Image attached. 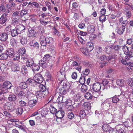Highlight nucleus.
<instances>
[{
    "label": "nucleus",
    "mask_w": 133,
    "mask_h": 133,
    "mask_svg": "<svg viewBox=\"0 0 133 133\" xmlns=\"http://www.w3.org/2000/svg\"><path fill=\"white\" fill-rule=\"evenodd\" d=\"M65 69L62 68L61 69L59 72H58L57 76L59 81V83H61L63 81V86L65 90L68 91L70 89V85L69 83L66 81H63L65 77Z\"/></svg>",
    "instance_id": "obj_1"
},
{
    "label": "nucleus",
    "mask_w": 133,
    "mask_h": 133,
    "mask_svg": "<svg viewBox=\"0 0 133 133\" xmlns=\"http://www.w3.org/2000/svg\"><path fill=\"white\" fill-rule=\"evenodd\" d=\"M8 13H4L1 16L0 18V24L3 25H6V23L9 20V18Z\"/></svg>",
    "instance_id": "obj_2"
},
{
    "label": "nucleus",
    "mask_w": 133,
    "mask_h": 133,
    "mask_svg": "<svg viewBox=\"0 0 133 133\" xmlns=\"http://www.w3.org/2000/svg\"><path fill=\"white\" fill-rule=\"evenodd\" d=\"M101 84L99 82H96L94 83L92 87L91 90L95 92H97L99 91L101 89Z\"/></svg>",
    "instance_id": "obj_3"
},
{
    "label": "nucleus",
    "mask_w": 133,
    "mask_h": 133,
    "mask_svg": "<svg viewBox=\"0 0 133 133\" xmlns=\"http://www.w3.org/2000/svg\"><path fill=\"white\" fill-rule=\"evenodd\" d=\"M26 51V50L24 48H22L18 50V52L22 54L21 59L23 60L26 61L28 57V56L24 53Z\"/></svg>",
    "instance_id": "obj_4"
},
{
    "label": "nucleus",
    "mask_w": 133,
    "mask_h": 133,
    "mask_svg": "<svg viewBox=\"0 0 133 133\" xmlns=\"http://www.w3.org/2000/svg\"><path fill=\"white\" fill-rule=\"evenodd\" d=\"M117 56V55H114L112 56L110 58L108 57H106L105 55H103L101 56L99 58L102 61L107 62L111 59L115 58Z\"/></svg>",
    "instance_id": "obj_5"
},
{
    "label": "nucleus",
    "mask_w": 133,
    "mask_h": 133,
    "mask_svg": "<svg viewBox=\"0 0 133 133\" xmlns=\"http://www.w3.org/2000/svg\"><path fill=\"white\" fill-rule=\"evenodd\" d=\"M33 78L37 82H38V84L42 83L43 80L42 75L39 74H36Z\"/></svg>",
    "instance_id": "obj_6"
},
{
    "label": "nucleus",
    "mask_w": 133,
    "mask_h": 133,
    "mask_svg": "<svg viewBox=\"0 0 133 133\" xmlns=\"http://www.w3.org/2000/svg\"><path fill=\"white\" fill-rule=\"evenodd\" d=\"M30 46L36 49H38L39 48V44L36 41L32 40L29 43Z\"/></svg>",
    "instance_id": "obj_7"
},
{
    "label": "nucleus",
    "mask_w": 133,
    "mask_h": 133,
    "mask_svg": "<svg viewBox=\"0 0 133 133\" xmlns=\"http://www.w3.org/2000/svg\"><path fill=\"white\" fill-rule=\"evenodd\" d=\"M125 55H126L125 56V59H122L121 61V62L124 65L126 64L128 62H129L130 58L133 57V55L130 53H128Z\"/></svg>",
    "instance_id": "obj_8"
},
{
    "label": "nucleus",
    "mask_w": 133,
    "mask_h": 133,
    "mask_svg": "<svg viewBox=\"0 0 133 133\" xmlns=\"http://www.w3.org/2000/svg\"><path fill=\"white\" fill-rule=\"evenodd\" d=\"M6 52L9 57L10 58L13 57L15 53L14 50L13 49L10 48L7 49Z\"/></svg>",
    "instance_id": "obj_9"
},
{
    "label": "nucleus",
    "mask_w": 133,
    "mask_h": 133,
    "mask_svg": "<svg viewBox=\"0 0 133 133\" xmlns=\"http://www.w3.org/2000/svg\"><path fill=\"white\" fill-rule=\"evenodd\" d=\"M9 33L8 32L1 33L0 35V40L2 41H6L8 39V35Z\"/></svg>",
    "instance_id": "obj_10"
},
{
    "label": "nucleus",
    "mask_w": 133,
    "mask_h": 133,
    "mask_svg": "<svg viewBox=\"0 0 133 133\" xmlns=\"http://www.w3.org/2000/svg\"><path fill=\"white\" fill-rule=\"evenodd\" d=\"M125 25H122L119 28L117 27L116 29V31L119 35H121L123 34L125 31Z\"/></svg>",
    "instance_id": "obj_11"
},
{
    "label": "nucleus",
    "mask_w": 133,
    "mask_h": 133,
    "mask_svg": "<svg viewBox=\"0 0 133 133\" xmlns=\"http://www.w3.org/2000/svg\"><path fill=\"white\" fill-rule=\"evenodd\" d=\"M8 100L11 102L14 103H16L15 101L17 99V97L16 95L13 94H11L9 95L8 98Z\"/></svg>",
    "instance_id": "obj_12"
},
{
    "label": "nucleus",
    "mask_w": 133,
    "mask_h": 133,
    "mask_svg": "<svg viewBox=\"0 0 133 133\" xmlns=\"http://www.w3.org/2000/svg\"><path fill=\"white\" fill-rule=\"evenodd\" d=\"M16 28L19 34L24 32L25 29V27L22 25H17Z\"/></svg>",
    "instance_id": "obj_13"
},
{
    "label": "nucleus",
    "mask_w": 133,
    "mask_h": 133,
    "mask_svg": "<svg viewBox=\"0 0 133 133\" xmlns=\"http://www.w3.org/2000/svg\"><path fill=\"white\" fill-rule=\"evenodd\" d=\"M64 111L59 110L56 113L55 116L58 118L61 119L64 116Z\"/></svg>",
    "instance_id": "obj_14"
},
{
    "label": "nucleus",
    "mask_w": 133,
    "mask_h": 133,
    "mask_svg": "<svg viewBox=\"0 0 133 133\" xmlns=\"http://www.w3.org/2000/svg\"><path fill=\"white\" fill-rule=\"evenodd\" d=\"M16 103H12L10 102H8L6 104V106L8 107L9 108H8V109L14 110L15 109V107L16 105Z\"/></svg>",
    "instance_id": "obj_15"
},
{
    "label": "nucleus",
    "mask_w": 133,
    "mask_h": 133,
    "mask_svg": "<svg viewBox=\"0 0 133 133\" xmlns=\"http://www.w3.org/2000/svg\"><path fill=\"white\" fill-rule=\"evenodd\" d=\"M87 31L89 33H94L95 30V28L93 25H89L87 27Z\"/></svg>",
    "instance_id": "obj_16"
},
{
    "label": "nucleus",
    "mask_w": 133,
    "mask_h": 133,
    "mask_svg": "<svg viewBox=\"0 0 133 133\" xmlns=\"http://www.w3.org/2000/svg\"><path fill=\"white\" fill-rule=\"evenodd\" d=\"M10 11L9 10L6 9V8L4 5H2L0 6V14L2 12H5V13H8Z\"/></svg>",
    "instance_id": "obj_17"
},
{
    "label": "nucleus",
    "mask_w": 133,
    "mask_h": 133,
    "mask_svg": "<svg viewBox=\"0 0 133 133\" xmlns=\"http://www.w3.org/2000/svg\"><path fill=\"white\" fill-rule=\"evenodd\" d=\"M21 18L18 17L17 18L14 17L12 19L11 23L13 25H15L18 24Z\"/></svg>",
    "instance_id": "obj_18"
},
{
    "label": "nucleus",
    "mask_w": 133,
    "mask_h": 133,
    "mask_svg": "<svg viewBox=\"0 0 133 133\" xmlns=\"http://www.w3.org/2000/svg\"><path fill=\"white\" fill-rule=\"evenodd\" d=\"M39 113H41V115L44 116L48 114V110L46 108H44L43 109H41L38 110Z\"/></svg>",
    "instance_id": "obj_19"
},
{
    "label": "nucleus",
    "mask_w": 133,
    "mask_h": 133,
    "mask_svg": "<svg viewBox=\"0 0 133 133\" xmlns=\"http://www.w3.org/2000/svg\"><path fill=\"white\" fill-rule=\"evenodd\" d=\"M119 101H122L125 97H127V95H124V92H122L119 95L117 96Z\"/></svg>",
    "instance_id": "obj_20"
},
{
    "label": "nucleus",
    "mask_w": 133,
    "mask_h": 133,
    "mask_svg": "<svg viewBox=\"0 0 133 133\" xmlns=\"http://www.w3.org/2000/svg\"><path fill=\"white\" fill-rule=\"evenodd\" d=\"M125 82L123 79H119L117 80L116 84L120 87H122L124 85Z\"/></svg>",
    "instance_id": "obj_21"
},
{
    "label": "nucleus",
    "mask_w": 133,
    "mask_h": 133,
    "mask_svg": "<svg viewBox=\"0 0 133 133\" xmlns=\"http://www.w3.org/2000/svg\"><path fill=\"white\" fill-rule=\"evenodd\" d=\"M86 48L89 52L91 51L94 49L92 43L90 42L88 43L86 45Z\"/></svg>",
    "instance_id": "obj_22"
},
{
    "label": "nucleus",
    "mask_w": 133,
    "mask_h": 133,
    "mask_svg": "<svg viewBox=\"0 0 133 133\" xmlns=\"http://www.w3.org/2000/svg\"><path fill=\"white\" fill-rule=\"evenodd\" d=\"M11 84L10 82L9 81H5L4 82L3 85V87L7 89L10 88Z\"/></svg>",
    "instance_id": "obj_23"
},
{
    "label": "nucleus",
    "mask_w": 133,
    "mask_h": 133,
    "mask_svg": "<svg viewBox=\"0 0 133 133\" xmlns=\"http://www.w3.org/2000/svg\"><path fill=\"white\" fill-rule=\"evenodd\" d=\"M9 57L6 52H4L0 54V59L4 60L7 59Z\"/></svg>",
    "instance_id": "obj_24"
},
{
    "label": "nucleus",
    "mask_w": 133,
    "mask_h": 133,
    "mask_svg": "<svg viewBox=\"0 0 133 133\" xmlns=\"http://www.w3.org/2000/svg\"><path fill=\"white\" fill-rule=\"evenodd\" d=\"M31 68H32V70L33 71H35L39 70L40 69V67L39 65L34 63Z\"/></svg>",
    "instance_id": "obj_25"
},
{
    "label": "nucleus",
    "mask_w": 133,
    "mask_h": 133,
    "mask_svg": "<svg viewBox=\"0 0 133 133\" xmlns=\"http://www.w3.org/2000/svg\"><path fill=\"white\" fill-rule=\"evenodd\" d=\"M11 36L13 37L16 36L18 34H19L16 28L11 30Z\"/></svg>",
    "instance_id": "obj_26"
},
{
    "label": "nucleus",
    "mask_w": 133,
    "mask_h": 133,
    "mask_svg": "<svg viewBox=\"0 0 133 133\" xmlns=\"http://www.w3.org/2000/svg\"><path fill=\"white\" fill-rule=\"evenodd\" d=\"M36 102L35 100H30L28 102V105L30 107H32L36 105Z\"/></svg>",
    "instance_id": "obj_27"
},
{
    "label": "nucleus",
    "mask_w": 133,
    "mask_h": 133,
    "mask_svg": "<svg viewBox=\"0 0 133 133\" xmlns=\"http://www.w3.org/2000/svg\"><path fill=\"white\" fill-rule=\"evenodd\" d=\"M18 97L19 98L23 99L26 96V94L23 91H21L18 94Z\"/></svg>",
    "instance_id": "obj_28"
},
{
    "label": "nucleus",
    "mask_w": 133,
    "mask_h": 133,
    "mask_svg": "<svg viewBox=\"0 0 133 133\" xmlns=\"http://www.w3.org/2000/svg\"><path fill=\"white\" fill-rule=\"evenodd\" d=\"M34 63V62L33 60L31 59L28 60L26 62V65L27 66L30 67L31 68Z\"/></svg>",
    "instance_id": "obj_29"
},
{
    "label": "nucleus",
    "mask_w": 133,
    "mask_h": 133,
    "mask_svg": "<svg viewBox=\"0 0 133 133\" xmlns=\"http://www.w3.org/2000/svg\"><path fill=\"white\" fill-rule=\"evenodd\" d=\"M11 68L12 70L14 71H18L20 69L19 65L17 64H14Z\"/></svg>",
    "instance_id": "obj_30"
},
{
    "label": "nucleus",
    "mask_w": 133,
    "mask_h": 133,
    "mask_svg": "<svg viewBox=\"0 0 133 133\" xmlns=\"http://www.w3.org/2000/svg\"><path fill=\"white\" fill-rule=\"evenodd\" d=\"M39 65L42 66L43 68H45L47 67L46 62L44 61L40 60L39 62Z\"/></svg>",
    "instance_id": "obj_31"
},
{
    "label": "nucleus",
    "mask_w": 133,
    "mask_h": 133,
    "mask_svg": "<svg viewBox=\"0 0 133 133\" xmlns=\"http://www.w3.org/2000/svg\"><path fill=\"white\" fill-rule=\"evenodd\" d=\"M72 98H69L68 99L66 102V104L67 106H70L72 105V102L73 101Z\"/></svg>",
    "instance_id": "obj_32"
},
{
    "label": "nucleus",
    "mask_w": 133,
    "mask_h": 133,
    "mask_svg": "<svg viewBox=\"0 0 133 133\" xmlns=\"http://www.w3.org/2000/svg\"><path fill=\"white\" fill-rule=\"evenodd\" d=\"M36 95L37 98H39L43 97L42 91H38L36 93Z\"/></svg>",
    "instance_id": "obj_33"
},
{
    "label": "nucleus",
    "mask_w": 133,
    "mask_h": 133,
    "mask_svg": "<svg viewBox=\"0 0 133 133\" xmlns=\"http://www.w3.org/2000/svg\"><path fill=\"white\" fill-rule=\"evenodd\" d=\"M102 128L103 130L106 132L108 131L109 132L110 130V127L107 124H104L102 126Z\"/></svg>",
    "instance_id": "obj_34"
},
{
    "label": "nucleus",
    "mask_w": 133,
    "mask_h": 133,
    "mask_svg": "<svg viewBox=\"0 0 133 133\" xmlns=\"http://www.w3.org/2000/svg\"><path fill=\"white\" fill-rule=\"evenodd\" d=\"M10 42L11 45L13 46H15L17 44V41L14 38H12L10 39Z\"/></svg>",
    "instance_id": "obj_35"
},
{
    "label": "nucleus",
    "mask_w": 133,
    "mask_h": 133,
    "mask_svg": "<svg viewBox=\"0 0 133 133\" xmlns=\"http://www.w3.org/2000/svg\"><path fill=\"white\" fill-rule=\"evenodd\" d=\"M122 49L124 54H126L128 53L129 50L127 46L124 45L122 46Z\"/></svg>",
    "instance_id": "obj_36"
},
{
    "label": "nucleus",
    "mask_w": 133,
    "mask_h": 133,
    "mask_svg": "<svg viewBox=\"0 0 133 133\" xmlns=\"http://www.w3.org/2000/svg\"><path fill=\"white\" fill-rule=\"evenodd\" d=\"M90 105V103L89 102H85L83 104L85 109L86 110H89L91 109Z\"/></svg>",
    "instance_id": "obj_37"
},
{
    "label": "nucleus",
    "mask_w": 133,
    "mask_h": 133,
    "mask_svg": "<svg viewBox=\"0 0 133 133\" xmlns=\"http://www.w3.org/2000/svg\"><path fill=\"white\" fill-rule=\"evenodd\" d=\"M104 50L107 54H109L111 53L112 48L111 47L107 46L105 47Z\"/></svg>",
    "instance_id": "obj_38"
},
{
    "label": "nucleus",
    "mask_w": 133,
    "mask_h": 133,
    "mask_svg": "<svg viewBox=\"0 0 133 133\" xmlns=\"http://www.w3.org/2000/svg\"><path fill=\"white\" fill-rule=\"evenodd\" d=\"M80 50L84 54L87 55H89V52L87 48H81L80 49Z\"/></svg>",
    "instance_id": "obj_39"
},
{
    "label": "nucleus",
    "mask_w": 133,
    "mask_h": 133,
    "mask_svg": "<svg viewBox=\"0 0 133 133\" xmlns=\"http://www.w3.org/2000/svg\"><path fill=\"white\" fill-rule=\"evenodd\" d=\"M15 124L17 125V127L24 131H25L26 129H27L25 125L23 124H21V125H19L17 124V123H15Z\"/></svg>",
    "instance_id": "obj_40"
},
{
    "label": "nucleus",
    "mask_w": 133,
    "mask_h": 133,
    "mask_svg": "<svg viewBox=\"0 0 133 133\" xmlns=\"http://www.w3.org/2000/svg\"><path fill=\"white\" fill-rule=\"evenodd\" d=\"M45 41H46L47 44H50L52 43L53 41V38L52 37H46Z\"/></svg>",
    "instance_id": "obj_41"
},
{
    "label": "nucleus",
    "mask_w": 133,
    "mask_h": 133,
    "mask_svg": "<svg viewBox=\"0 0 133 133\" xmlns=\"http://www.w3.org/2000/svg\"><path fill=\"white\" fill-rule=\"evenodd\" d=\"M84 96L86 99H91L92 98V95L89 92L86 93L85 94Z\"/></svg>",
    "instance_id": "obj_42"
},
{
    "label": "nucleus",
    "mask_w": 133,
    "mask_h": 133,
    "mask_svg": "<svg viewBox=\"0 0 133 133\" xmlns=\"http://www.w3.org/2000/svg\"><path fill=\"white\" fill-rule=\"evenodd\" d=\"M19 87L21 88L24 89L27 88V84L25 82H22L20 83Z\"/></svg>",
    "instance_id": "obj_43"
},
{
    "label": "nucleus",
    "mask_w": 133,
    "mask_h": 133,
    "mask_svg": "<svg viewBox=\"0 0 133 133\" xmlns=\"http://www.w3.org/2000/svg\"><path fill=\"white\" fill-rule=\"evenodd\" d=\"M87 89L88 87L87 85L84 84L82 85L81 88V90L82 92H87Z\"/></svg>",
    "instance_id": "obj_44"
},
{
    "label": "nucleus",
    "mask_w": 133,
    "mask_h": 133,
    "mask_svg": "<svg viewBox=\"0 0 133 133\" xmlns=\"http://www.w3.org/2000/svg\"><path fill=\"white\" fill-rule=\"evenodd\" d=\"M100 22L101 23H103L106 20V17L105 15H102L100 16L99 18Z\"/></svg>",
    "instance_id": "obj_45"
},
{
    "label": "nucleus",
    "mask_w": 133,
    "mask_h": 133,
    "mask_svg": "<svg viewBox=\"0 0 133 133\" xmlns=\"http://www.w3.org/2000/svg\"><path fill=\"white\" fill-rule=\"evenodd\" d=\"M23 111V109L21 108H17L16 111V112L17 115H21L22 114Z\"/></svg>",
    "instance_id": "obj_46"
},
{
    "label": "nucleus",
    "mask_w": 133,
    "mask_h": 133,
    "mask_svg": "<svg viewBox=\"0 0 133 133\" xmlns=\"http://www.w3.org/2000/svg\"><path fill=\"white\" fill-rule=\"evenodd\" d=\"M20 42L23 45H25L26 44L27 42L26 39L24 37L21 38L20 40Z\"/></svg>",
    "instance_id": "obj_47"
},
{
    "label": "nucleus",
    "mask_w": 133,
    "mask_h": 133,
    "mask_svg": "<svg viewBox=\"0 0 133 133\" xmlns=\"http://www.w3.org/2000/svg\"><path fill=\"white\" fill-rule=\"evenodd\" d=\"M67 116L68 118L71 119L75 118V116L74 115L73 112H71L68 114Z\"/></svg>",
    "instance_id": "obj_48"
},
{
    "label": "nucleus",
    "mask_w": 133,
    "mask_h": 133,
    "mask_svg": "<svg viewBox=\"0 0 133 133\" xmlns=\"http://www.w3.org/2000/svg\"><path fill=\"white\" fill-rule=\"evenodd\" d=\"M127 82V84L131 87L133 85V80L132 78L128 79Z\"/></svg>",
    "instance_id": "obj_49"
},
{
    "label": "nucleus",
    "mask_w": 133,
    "mask_h": 133,
    "mask_svg": "<svg viewBox=\"0 0 133 133\" xmlns=\"http://www.w3.org/2000/svg\"><path fill=\"white\" fill-rule=\"evenodd\" d=\"M29 34L31 36H35L36 32L35 30L32 29H30L29 30Z\"/></svg>",
    "instance_id": "obj_50"
},
{
    "label": "nucleus",
    "mask_w": 133,
    "mask_h": 133,
    "mask_svg": "<svg viewBox=\"0 0 133 133\" xmlns=\"http://www.w3.org/2000/svg\"><path fill=\"white\" fill-rule=\"evenodd\" d=\"M85 77L84 76H82L80 77L79 82L81 84H84L85 82Z\"/></svg>",
    "instance_id": "obj_51"
},
{
    "label": "nucleus",
    "mask_w": 133,
    "mask_h": 133,
    "mask_svg": "<svg viewBox=\"0 0 133 133\" xmlns=\"http://www.w3.org/2000/svg\"><path fill=\"white\" fill-rule=\"evenodd\" d=\"M103 105H104V107H106L107 106L108 107L107 108V109L108 110L109 109V108H110V104L108 102H107V101H106L103 102L102 104Z\"/></svg>",
    "instance_id": "obj_52"
},
{
    "label": "nucleus",
    "mask_w": 133,
    "mask_h": 133,
    "mask_svg": "<svg viewBox=\"0 0 133 133\" xmlns=\"http://www.w3.org/2000/svg\"><path fill=\"white\" fill-rule=\"evenodd\" d=\"M81 63V62L79 61H73L72 62V65L74 67L75 66H78Z\"/></svg>",
    "instance_id": "obj_53"
},
{
    "label": "nucleus",
    "mask_w": 133,
    "mask_h": 133,
    "mask_svg": "<svg viewBox=\"0 0 133 133\" xmlns=\"http://www.w3.org/2000/svg\"><path fill=\"white\" fill-rule=\"evenodd\" d=\"M8 90L7 89L3 87V88L0 89V95L2 94L6 93L8 92Z\"/></svg>",
    "instance_id": "obj_54"
},
{
    "label": "nucleus",
    "mask_w": 133,
    "mask_h": 133,
    "mask_svg": "<svg viewBox=\"0 0 133 133\" xmlns=\"http://www.w3.org/2000/svg\"><path fill=\"white\" fill-rule=\"evenodd\" d=\"M112 102L114 103H117L119 101L117 96L115 95L112 97Z\"/></svg>",
    "instance_id": "obj_55"
},
{
    "label": "nucleus",
    "mask_w": 133,
    "mask_h": 133,
    "mask_svg": "<svg viewBox=\"0 0 133 133\" xmlns=\"http://www.w3.org/2000/svg\"><path fill=\"white\" fill-rule=\"evenodd\" d=\"M79 114V116L82 118H84L86 116L85 112L84 110H80Z\"/></svg>",
    "instance_id": "obj_56"
},
{
    "label": "nucleus",
    "mask_w": 133,
    "mask_h": 133,
    "mask_svg": "<svg viewBox=\"0 0 133 133\" xmlns=\"http://www.w3.org/2000/svg\"><path fill=\"white\" fill-rule=\"evenodd\" d=\"M102 48L100 46H97L96 48V52L98 54L100 55L101 54L102 52Z\"/></svg>",
    "instance_id": "obj_57"
},
{
    "label": "nucleus",
    "mask_w": 133,
    "mask_h": 133,
    "mask_svg": "<svg viewBox=\"0 0 133 133\" xmlns=\"http://www.w3.org/2000/svg\"><path fill=\"white\" fill-rule=\"evenodd\" d=\"M63 97L62 96H59L57 99V101L58 103H61L63 102Z\"/></svg>",
    "instance_id": "obj_58"
},
{
    "label": "nucleus",
    "mask_w": 133,
    "mask_h": 133,
    "mask_svg": "<svg viewBox=\"0 0 133 133\" xmlns=\"http://www.w3.org/2000/svg\"><path fill=\"white\" fill-rule=\"evenodd\" d=\"M28 13V10H22L21 11L20 13L21 16H23Z\"/></svg>",
    "instance_id": "obj_59"
},
{
    "label": "nucleus",
    "mask_w": 133,
    "mask_h": 133,
    "mask_svg": "<svg viewBox=\"0 0 133 133\" xmlns=\"http://www.w3.org/2000/svg\"><path fill=\"white\" fill-rule=\"evenodd\" d=\"M60 93L62 94H66L68 90H65L64 88L63 87L61 89H59Z\"/></svg>",
    "instance_id": "obj_60"
},
{
    "label": "nucleus",
    "mask_w": 133,
    "mask_h": 133,
    "mask_svg": "<svg viewBox=\"0 0 133 133\" xmlns=\"http://www.w3.org/2000/svg\"><path fill=\"white\" fill-rule=\"evenodd\" d=\"M123 10L124 11V14L127 13L131 11V9L130 8L127 6H125L123 9Z\"/></svg>",
    "instance_id": "obj_61"
},
{
    "label": "nucleus",
    "mask_w": 133,
    "mask_h": 133,
    "mask_svg": "<svg viewBox=\"0 0 133 133\" xmlns=\"http://www.w3.org/2000/svg\"><path fill=\"white\" fill-rule=\"evenodd\" d=\"M39 89L40 90V91L43 92V91H44V90H45L46 89L45 86L42 84H39Z\"/></svg>",
    "instance_id": "obj_62"
},
{
    "label": "nucleus",
    "mask_w": 133,
    "mask_h": 133,
    "mask_svg": "<svg viewBox=\"0 0 133 133\" xmlns=\"http://www.w3.org/2000/svg\"><path fill=\"white\" fill-rule=\"evenodd\" d=\"M102 84L104 87L107 86L109 83V81L106 79H104L102 81Z\"/></svg>",
    "instance_id": "obj_63"
},
{
    "label": "nucleus",
    "mask_w": 133,
    "mask_h": 133,
    "mask_svg": "<svg viewBox=\"0 0 133 133\" xmlns=\"http://www.w3.org/2000/svg\"><path fill=\"white\" fill-rule=\"evenodd\" d=\"M117 133H125V131L124 128L123 127L116 130Z\"/></svg>",
    "instance_id": "obj_64"
}]
</instances>
